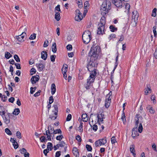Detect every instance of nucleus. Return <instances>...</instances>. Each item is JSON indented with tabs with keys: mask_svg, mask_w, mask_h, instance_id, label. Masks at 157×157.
Listing matches in <instances>:
<instances>
[{
	"mask_svg": "<svg viewBox=\"0 0 157 157\" xmlns=\"http://www.w3.org/2000/svg\"><path fill=\"white\" fill-rule=\"evenodd\" d=\"M36 89V87H31L30 88V94H33V93L35 91Z\"/></svg>",
	"mask_w": 157,
	"mask_h": 157,
	"instance_id": "8fccbe9b",
	"label": "nucleus"
},
{
	"mask_svg": "<svg viewBox=\"0 0 157 157\" xmlns=\"http://www.w3.org/2000/svg\"><path fill=\"white\" fill-rule=\"evenodd\" d=\"M62 132V131L60 129H56V130H55V131H53V136H54V135L56 134L57 133H61Z\"/></svg>",
	"mask_w": 157,
	"mask_h": 157,
	"instance_id": "ea45409f",
	"label": "nucleus"
},
{
	"mask_svg": "<svg viewBox=\"0 0 157 157\" xmlns=\"http://www.w3.org/2000/svg\"><path fill=\"white\" fill-rule=\"evenodd\" d=\"M111 3L109 1H104L100 7V11L101 14L105 16L108 13L111 9Z\"/></svg>",
	"mask_w": 157,
	"mask_h": 157,
	"instance_id": "7ed1b4c3",
	"label": "nucleus"
},
{
	"mask_svg": "<svg viewBox=\"0 0 157 157\" xmlns=\"http://www.w3.org/2000/svg\"><path fill=\"white\" fill-rule=\"evenodd\" d=\"M14 58L15 60L17 62H20V59L18 56L17 55H15L14 56Z\"/></svg>",
	"mask_w": 157,
	"mask_h": 157,
	"instance_id": "49530a36",
	"label": "nucleus"
},
{
	"mask_svg": "<svg viewBox=\"0 0 157 157\" xmlns=\"http://www.w3.org/2000/svg\"><path fill=\"white\" fill-rule=\"evenodd\" d=\"M100 51L101 49L99 46L94 44L91 48L89 53V56L92 58V59H97Z\"/></svg>",
	"mask_w": 157,
	"mask_h": 157,
	"instance_id": "f03ea898",
	"label": "nucleus"
},
{
	"mask_svg": "<svg viewBox=\"0 0 157 157\" xmlns=\"http://www.w3.org/2000/svg\"><path fill=\"white\" fill-rule=\"evenodd\" d=\"M110 31L112 32H114L117 31V28L115 27L113 25H111L109 27Z\"/></svg>",
	"mask_w": 157,
	"mask_h": 157,
	"instance_id": "c9c22d12",
	"label": "nucleus"
},
{
	"mask_svg": "<svg viewBox=\"0 0 157 157\" xmlns=\"http://www.w3.org/2000/svg\"><path fill=\"white\" fill-rule=\"evenodd\" d=\"M77 4H78V6L79 8H81L82 7V2L81 0L80 1H78L77 2Z\"/></svg>",
	"mask_w": 157,
	"mask_h": 157,
	"instance_id": "4d7b16f0",
	"label": "nucleus"
},
{
	"mask_svg": "<svg viewBox=\"0 0 157 157\" xmlns=\"http://www.w3.org/2000/svg\"><path fill=\"white\" fill-rule=\"evenodd\" d=\"M26 35V33L23 32L21 35L16 36V38L18 41L20 42H23L24 41V36H25Z\"/></svg>",
	"mask_w": 157,
	"mask_h": 157,
	"instance_id": "f8f14e48",
	"label": "nucleus"
},
{
	"mask_svg": "<svg viewBox=\"0 0 157 157\" xmlns=\"http://www.w3.org/2000/svg\"><path fill=\"white\" fill-rule=\"evenodd\" d=\"M89 6H90V4H89V2H88V1L85 2L84 3V9H86V8L87 7Z\"/></svg>",
	"mask_w": 157,
	"mask_h": 157,
	"instance_id": "3c124183",
	"label": "nucleus"
},
{
	"mask_svg": "<svg viewBox=\"0 0 157 157\" xmlns=\"http://www.w3.org/2000/svg\"><path fill=\"white\" fill-rule=\"evenodd\" d=\"M60 14L59 12H56L55 14V18L57 21H59L60 18Z\"/></svg>",
	"mask_w": 157,
	"mask_h": 157,
	"instance_id": "c85d7f7f",
	"label": "nucleus"
},
{
	"mask_svg": "<svg viewBox=\"0 0 157 157\" xmlns=\"http://www.w3.org/2000/svg\"><path fill=\"white\" fill-rule=\"evenodd\" d=\"M87 115L86 114H83L82 115V118L83 121L86 122L88 120Z\"/></svg>",
	"mask_w": 157,
	"mask_h": 157,
	"instance_id": "bb28decb",
	"label": "nucleus"
},
{
	"mask_svg": "<svg viewBox=\"0 0 157 157\" xmlns=\"http://www.w3.org/2000/svg\"><path fill=\"white\" fill-rule=\"evenodd\" d=\"M101 142L102 143V144L104 145L106 143V139L105 138L100 139Z\"/></svg>",
	"mask_w": 157,
	"mask_h": 157,
	"instance_id": "0e129e2a",
	"label": "nucleus"
},
{
	"mask_svg": "<svg viewBox=\"0 0 157 157\" xmlns=\"http://www.w3.org/2000/svg\"><path fill=\"white\" fill-rule=\"evenodd\" d=\"M63 138V136L62 135L57 136L56 137V138L57 140L60 141Z\"/></svg>",
	"mask_w": 157,
	"mask_h": 157,
	"instance_id": "6e6d98bb",
	"label": "nucleus"
},
{
	"mask_svg": "<svg viewBox=\"0 0 157 157\" xmlns=\"http://www.w3.org/2000/svg\"><path fill=\"white\" fill-rule=\"evenodd\" d=\"M53 106L55 110H53L52 112L54 113V114L55 115H57L58 112L57 106L56 105H53Z\"/></svg>",
	"mask_w": 157,
	"mask_h": 157,
	"instance_id": "cd10ccee",
	"label": "nucleus"
},
{
	"mask_svg": "<svg viewBox=\"0 0 157 157\" xmlns=\"http://www.w3.org/2000/svg\"><path fill=\"white\" fill-rule=\"evenodd\" d=\"M52 51L54 53L57 51L56 45L55 42L53 43L52 46Z\"/></svg>",
	"mask_w": 157,
	"mask_h": 157,
	"instance_id": "a878e982",
	"label": "nucleus"
},
{
	"mask_svg": "<svg viewBox=\"0 0 157 157\" xmlns=\"http://www.w3.org/2000/svg\"><path fill=\"white\" fill-rule=\"evenodd\" d=\"M130 5L128 4L127 3L125 5V9L127 10H126L125 12H127V13H128L129 11V10L130 8Z\"/></svg>",
	"mask_w": 157,
	"mask_h": 157,
	"instance_id": "58836bf2",
	"label": "nucleus"
},
{
	"mask_svg": "<svg viewBox=\"0 0 157 157\" xmlns=\"http://www.w3.org/2000/svg\"><path fill=\"white\" fill-rule=\"evenodd\" d=\"M60 144H59V147H64L65 145V143L63 141H61L59 142Z\"/></svg>",
	"mask_w": 157,
	"mask_h": 157,
	"instance_id": "5fc2aeb1",
	"label": "nucleus"
},
{
	"mask_svg": "<svg viewBox=\"0 0 157 157\" xmlns=\"http://www.w3.org/2000/svg\"><path fill=\"white\" fill-rule=\"evenodd\" d=\"M98 65V63L97 61V59H92V58H90V59L88 63L87 64V67L88 70L90 72H91L90 75L93 74L94 75V76L95 77L97 74V70L96 69V67Z\"/></svg>",
	"mask_w": 157,
	"mask_h": 157,
	"instance_id": "f257e3e1",
	"label": "nucleus"
},
{
	"mask_svg": "<svg viewBox=\"0 0 157 157\" xmlns=\"http://www.w3.org/2000/svg\"><path fill=\"white\" fill-rule=\"evenodd\" d=\"M75 12L76 16L75 17V19L76 21H80L82 18V13L78 9H77L75 10Z\"/></svg>",
	"mask_w": 157,
	"mask_h": 157,
	"instance_id": "0eeeda50",
	"label": "nucleus"
},
{
	"mask_svg": "<svg viewBox=\"0 0 157 157\" xmlns=\"http://www.w3.org/2000/svg\"><path fill=\"white\" fill-rule=\"evenodd\" d=\"M135 146L134 144L131 145L130 147V150L132 154L134 157L136 156V154L135 153Z\"/></svg>",
	"mask_w": 157,
	"mask_h": 157,
	"instance_id": "f3484780",
	"label": "nucleus"
},
{
	"mask_svg": "<svg viewBox=\"0 0 157 157\" xmlns=\"http://www.w3.org/2000/svg\"><path fill=\"white\" fill-rule=\"evenodd\" d=\"M53 131H55L54 128L52 126L49 125L48 127V130L46 131V134L44 133V135H46L48 140H51V136L53 134Z\"/></svg>",
	"mask_w": 157,
	"mask_h": 157,
	"instance_id": "423d86ee",
	"label": "nucleus"
},
{
	"mask_svg": "<svg viewBox=\"0 0 157 157\" xmlns=\"http://www.w3.org/2000/svg\"><path fill=\"white\" fill-rule=\"evenodd\" d=\"M97 117L98 121L101 122H103V119L105 118L104 117V115L103 113H101L100 114H98L97 115Z\"/></svg>",
	"mask_w": 157,
	"mask_h": 157,
	"instance_id": "2eb2a0df",
	"label": "nucleus"
},
{
	"mask_svg": "<svg viewBox=\"0 0 157 157\" xmlns=\"http://www.w3.org/2000/svg\"><path fill=\"white\" fill-rule=\"evenodd\" d=\"M105 26L98 25L97 33L99 35L105 34Z\"/></svg>",
	"mask_w": 157,
	"mask_h": 157,
	"instance_id": "1a4fd4ad",
	"label": "nucleus"
},
{
	"mask_svg": "<svg viewBox=\"0 0 157 157\" xmlns=\"http://www.w3.org/2000/svg\"><path fill=\"white\" fill-rule=\"evenodd\" d=\"M91 33L88 30L85 31L82 35V39L84 43L87 44L90 41L92 38L91 36Z\"/></svg>",
	"mask_w": 157,
	"mask_h": 157,
	"instance_id": "20e7f679",
	"label": "nucleus"
},
{
	"mask_svg": "<svg viewBox=\"0 0 157 157\" xmlns=\"http://www.w3.org/2000/svg\"><path fill=\"white\" fill-rule=\"evenodd\" d=\"M125 118V116L124 111H123L121 119L123 122H124V121H126V119Z\"/></svg>",
	"mask_w": 157,
	"mask_h": 157,
	"instance_id": "a18cd8bd",
	"label": "nucleus"
},
{
	"mask_svg": "<svg viewBox=\"0 0 157 157\" xmlns=\"http://www.w3.org/2000/svg\"><path fill=\"white\" fill-rule=\"evenodd\" d=\"M15 65L16 66L17 69H21L20 64L19 63H15Z\"/></svg>",
	"mask_w": 157,
	"mask_h": 157,
	"instance_id": "338daca9",
	"label": "nucleus"
},
{
	"mask_svg": "<svg viewBox=\"0 0 157 157\" xmlns=\"http://www.w3.org/2000/svg\"><path fill=\"white\" fill-rule=\"evenodd\" d=\"M67 70V64L63 65L62 69V73H66Z\"/></svg>",
	"mask_w": 157,
	"mask_h": 157,
	"instance_id": "393cba45",
	"label": "nucleus"
},
{
	"mask_svg": "<svg viewBox=\"0 0 157 157\" xmlns=\"http://www.w3.org/2000/svg\"><path fill=\"white\" fill-rule=\"evenodd\" d=\"M76 139L78 141L80 142L81 141L82 139L80 136L79 135L77 136L76 137Z\"/></svg>",
	"mask_w": 157,
	"mask_h": 157,
	"instance_id": "774afa93",
	"label": "nucleus"
},
{
	"mask_svg": "<svg viewBox=\"0 0 157 157\" xmlns=\"http://www.w3.org/2000/svg\"><path fill=\"white\" fill-rule=\"evenodd\" d=\"M20 112V109L18 108L15 109L13 112V114L15 115H18Z\"/></svg>",
	"mask_w": 157,
	"mask_h": 157,
	"instance_id": "c756f323",
	"label": "nucleus"
},
{
	"mask_svg": "<svg viewBox=\"0 0 157 157\" xmlns=\"http://www.w3.org/2000/svg\"><path fill=\"white\" fill-rule=\"evenodd\" d=\"M83 123L82 122L80 123V125L78 128L79 131L80 132H83Z\"/></svg>",
	"mask_w": 157,
	"mask_h": 157,
	"instance_id": "79ce46f5",
	"label": "nucleus"
},
{
	"mask_svg": "<svg viewBox=\"0 0 157 157\" xmlns=\"http://www.w3.org/2000/svg\"><path fill=\"white\" fill-rule=\"evenodd\" d=\"M19 151L21 154H25L26 153V152L27 151L26 150L25 148H22L20 149L19 150Z\"/></svg>",
	"mask_w": 157,
	"mask_h": 157,
	"instance_id": "c03bdc74",
	"label": "nucleus"
},
{
	"mask_svg": "<svg viewBox=\"0 0 157 157\" xmlns=\"http://www.w3.org/2000/svg\"><path fill=\"white\" fill-rule=\"evenodd\" d=\"M16 135L17 137L19 139H21V133L19 131L17 132L16 133Z\"/></svg>",
	"mask_w": 157,
	"mask_h": 157,
	"instance_id": "052dcab7",
	"label": "nucleus"
},
{
	"mask_svg": "<svg viewBox=\"0 0 157 157\" xmlns=\"http://www.w3.org/2000/svg\"><path fill=\"white\" fill-rule=\"evenodd\" d=\"M47 148L49 150V149H50V150H52V143L48 142V144L47 145Z\"/></svg>",
	"mask_w": 157,
	"mask_h": 157,
	"instance_id": "a19ab883",
	"label": "nucleus"
},
{
	"mask_svg": "<svg viewBox=\"0 0 157 157\" xmlns=\"http://www.w3.org/2000/svg\"><path fill=\"white\" fill-rule=\"evenodd\" d=\"M151 100L153 101V103L154 104H155L156 103V101L155 100V95H152L151 96Z\"/></svg>",
	"mask_w": 157,
	"mask_h": 157,
	"instance_id": "473e14b6",
	"label": "nucleus"
},
{
	"mask_svg": "<svg viewBox=\"0 0 157 157\" xmlns=\"http://www.w3.org/2000/svg\"><path fill=\"white\" fill-rule=\"evenodd\" d=\"M13 145L14 147V148L15 149H17L18 147V145L17 142L13 143Z\"/></svg>",
	"mask_w": 157,
	"mask_h": 157,
	"instance_id": "e2e57ef3",
	"label": "nucleus"
},
{
	"mask_svg": "<svg viewBox=\"0 0 157 157\" xmlns=\"http://www.w3.org/2000/svg\"><path fill=\"white\" fill-rule=\"evenodd\" d=\"M72 152L73 154L75 157H79V153L77 148L76 147H74L73 149Z\"/></svg>",
	"mask_w": 157,
	"mask_h": 157,
	"instance_id": "a211bd4d",
	"label": "nucleus"
},
{
	"mask_svg": "<svg viewBox=\"0 0 157 157\" xmlns=\"http://www.w3.org/2000/svg\"><path fill=\"white\" fill-rule=\"evenodd\" d=\"M51 93L52 94H54L56 91V86L55 84L53 83L52 84L51 87Z\"/></svg>",
	"mask_w": 157,
	"mask_h": 157,
	"instance_id": "5701e85b",
	"label": "nucleus"
},
{
	"mask_svg": "<svg viewBox=\"0 0 157 157\" xmlns=\"http://www.w3.org/2000/svg\"><path fill=\"white\" fill-rule=\"evenodd\" d=\"M72 116L71 114H69L67 117L66 120L67 121H70L71 119Z\"/></svg>",
	"mask_w": 157,
	"mask_h": 157,
	"instance_id": "69168bd1",
	"label": "nucleus"
},
{
	"mask_svg": "<svg viewBox=\"0 0 157 157\" xmlns=\"http://www.w3.org/2000/svg\"><path fill=\"white\" fill-rule=\"evenodd\" d=\"M86 147L88 151H92V149L90 145L86 144Z\"/></svg>",
	"mask_w": 157,
	"mask_h": 157,
	"instance_id": "37998d69",
	"label": "nucleus"
},
{
	"mask_svg": "<svg viewBox=\"0 0 157 157\" xmlns=\"http://www.w3.org/2000/svg\"><path fill=\"white\" fill-rule=\"evenodd\" d=\"M105 18L104 16H102L100 20V23H99L98 25L105 26Z\"/></svg>",
	"mask_w": 157,
	"mask_h": 157,
	"instance_id": "6ab92c4d",
	"label": "nucleus"
},
{
	"mask_svg": "<svg viewBox=\"0 0 157 157\" xmlns=\"http://www.w3.org/2000/svg\"><path fill=\"white\" fill-rule=\"evenodd\" d=\"M36 66L39 71L43 70L44 67V65L41 63H37L36 64Z\"/></svg>",
	"mask_w": 157,
	"mask_h": 157,
	"instance_id": "4be33fe9",
	"label": "nucleus"
},
{
	"mask_svg": "<svg viewBox=\"0 0 157 157\" xmlns=\"http://www.w3.org/2000/svg\"><path fill=\"white\" fill-rule=\"evenodd\" d=\"M56 57V56L55 55H52L50 56V59L51 61L52 62H54L55 61V58Z\"/></svg>",
	"mask_w": 157,
	"mask_h": 157,
	"instance_id": "13d9d810",
	"label": "nucleus"
},
{
	"mask_svg": "<svg viewBox=\"0 0 157 157\" xmlns=\"http://www.w3.org/2000/svg\"><path fill=\"white\" fill-rule=\"evenodd\" d=\"M40 140L41 142H45L48 140V139H46L44 136H42L40 138Z\"/></svg>",
	"mask_w": 157,
	"mask_h": 157,
	"instance_id": "de8ad7c7",
	"label": "nucleus"
},
{
	"mask_svg": "<svg viewBox=\"0 0 157 157\" xmlns=\"http://www.w3.org/2000/svg\"><path fill=\"white\" fill-rule=\"evenodd\" d=\"M132 136L133 138H134L139 136V133H138L137 128H136V127L132 129Z\"/></svg>",
	"mask_w": 157,
	"mask_h": 157,
	"instance_id": "dca6fc26",
	"label": "nucleus"
},
{
	"mask_svg": "<svg viewBox=\"0 0 157 157\" xmlns=\"http://www.w3.org/2000/svg\"><path fill=\"white\" fill-rule=\"evenodd\" d=\"M110 93L106 97V99L105 101V107L107 108L110 106L111 102V99L110 98Z\"/></svg>",
	"mask_w": 157,
	"mask_h": 157,
	"instance_id": "6e6552de",
	"label": "nucleus"
},
{
	"mask_svg": "<svg viewBox=\"0 0 157 157\" xmlns=\"http://www.w3.org/2000/svg\"><path fill=\"white\" fill-rule=\"evenodd\" d=\"M156 11L157 9L156 8H154L152 11L151 14V16L153 17H155L156 15Z\"/></svg>",
	"mask_w": 157,
	"mask_h": 157,
	"instance_id": "e433bc0d",
	"label": "nucleus"
},
{
	"mask_svg": "<svg viewBox=\"0 0 157 157\" xmlns=\"http://www.w3.org/2000/svg\"><path fill=\"white\" fill-rule=\"evenodd\" d=\"M143 129V127L142 126V124H141V123H140L138 129V132L140 133L142 132Z\"/></svg>",
	"mask_w": 157,
	"mask_h": 157,
	"instance_id": "4c0bfd02",
	"label": "nucleus"
},
{
	"mask_svg": "<svg viewBox=\"0 0 157 157\" xmlns=\"http://www.w3.org/2000/svg\"><path fill=\"white\" fill-rule=\"evenodd\" d=\"M49 103L50 104H51L54 101V99L52 96H51L49 97Z\"/></svg>",
	"mask_w": 157,
	"mask_h": 157,
	"instance_id": "680f3d73",
	"label": "nucleus"
},
{
	"mask_svg": "<svg viewBox=\"0 0 157 157\" xmlns=\"http://www.w3.org/2000/svg\"><path fill=\"white\" fill-rule=\"evenodd\" d=\"M5 57L7 59H9L12 56L11 55L10 53V52H6L5 53Z\"/></svg>",
	"mask_w": 157,
	"mask_h": 157,
	"instance_id": "2f4dec72",
	"label": "nucleus"
},
{
	"mask_svg": "<svg viewBox=\"0 0 157 157\" xmlns=\"http://www.w3.org/2000/svg\"><path fill=\"white\" fill-rule=\"evenodd\" d=\"M132 19L136 22L137 21L139 17V13L137 11H134L132 12Z\"/></svg>",
	"mask_w": 157,
	"mask_h": 157,
	"instance_id": "ddd939ff",
	"label": "nucleus"
},
{
	"mask_svg": "<svg viewBox=\"0 0 157 157\" xmlns=\"http://www.w3.org/2000/svg\"><path fill=\"white\" fill-rule=\"evenodd\" d=\"M41 58L44 60H46L47 58L48 55L47 52L45 51H42L41 52Z\"/></svg>",
	"mask_w": 157,
	"mask_h": 157,
	"instance_id": "aec40b11",
	"label": "nucleus"
},
{
	"mask_svg": "<svg viewBox=\"0 0 157 157\" xmlns=\"http://www.w3.org/2000/svg\"><path fill=\"white\" fill-rule=\"evenodd\" d=\"M140 117H141V118H142V117L140 116L139 114H136V115L135 117V120L136 121V128H137V127L138 126V124H139V118H140Z\"/></svg>",
	"mask_w": 157,
	"mask_h": 157,
	"instance_id": "412c9836",
	"label": "nucleus"
},
{
	"mask_svg": "<svg viewBox=\"0 0 157 157\" xmlns=\"http://www.w3.org/2000/svg\"><path fill=\"white\" fill-rule=\"evenodd\" d=\"M10 114L9 113H8L7 115H5L3 116H2L3 120L5 123L6 124H9L10 122Z\"/></svg>",
	"mask_w": 157,
	"mask_h": 157,
	"instance_id": "9b49d317",
	"label": "nucleus"
},
{
	"mask_svg": "<svg viewBox=\"0 0 157 157\" xmlns=\"http://www.w3.org/2000/svg\"><path fill=\"white\" fill-rule=\"evenodd\" d=\"M111 141L112 144H114L117 142L116 138L115 136H113L111 138Z\"/></svg>",
	"mask_w": 157,
	"mask_h": 157,
	"instance_id": "864d4df0",
	"label": "nucleus"
},
{
	"mask_svg": "<svg viewBox=\"0 0 157 157\" xmlns=\"http://www.w3.org/2000/svg\"><path fill=\"white\" fill-rule=\"evenodd\" d=\"M95 73V72H94ZM95 75V73H94ZM93 74L90 75L89 77L87 79V82L85 84V87L87 89H89L92 86V83L94 82L95 77Z\"/></svg>",
	"mask_w": 157,
	"mask_h": 157,
	"instance_id": "39448f33",
	"label": "nucleus"
},
{
	"mask_svg": "<svg viewBox=\"0 0 157 157\" xmlns=\"http://www.w3.org/2000/svg\"><path fill=\"white\" fill-rule=\"evenodd\" d=\"M39 77L38 75L36 76H33L31 78L30 81L33 84H35L39 79Z\"/></svg>",
	"mask_w": 157,
	"mask_h": 157,
	"instance_id": "4468645a",
	"label": "nucleus"
},
{
	"mask_svg": "<svg viewBox=\"0 0 157 157\" xmlns=\"http://www.w3.org/2000/svg\"><path fill=\"white\" fill-rule=\"evenodd\" d=\"M95 144L96 147H98L102 145V143L101 142L100 139L96 141L95 142Z\"/></svg>",
	"mask_w": 157,
	"mask_h": 157,
	"instance_id": "7c9ffc66",
	"label": "nucleus"
},
{
	"mask_svg": "<svg viewBox=\"0 0 157 157\" xmlns=\"http://www.w3.org/2000/svg\"><path fill=\"white\" fill-rule=\"evenodd\" d=\"M6 132L9 135H11L12 133L10 129L8 128H6L5 129Z\"/></svg>",
	"mask_w": 157,
	"mask_h": 157,
	"instance_id": "09e8293b",
	"label": "nucleus"
},
{
	"mask_svg": "<svg viewBox=\"0 0 157 157\" xmlns=\"http://www.w3.org/2000/svg\"><path fill=\"white\" fill-rule=\"evenodd\" d=\"M36 37V34L33 33V34H32L30 37H29V39L30 40H33L35 39Z\"/></svg>",
	"mask_w": 157,
	"mask_h": 157,
	"instance_id": "603ef678",
	"label": "nucleus"
},
{
	"mask_svg": "<svg viewBox=\"0 0 157 157\" xmlns=\"http://www.w3.org/2000/svg\"><path fill=\"white\" fill-rule=\"evenodd\" d=\"M54 115H55L54 113L52 114H51L49 117V118H50L52 120H55L56 119L57 115H55V116H54Z\"/></svg>",
	"mask_w": 157,
	"mask_h": 157,
	"instance_id": "f704fd0d",
	"label": "nucleus"
},
{
	"mask_svg": "<svg viewBox=\"0 0 157 157\" xmlns=\"http://www.w3.org/2000/svg\"><path fill=\"white\" fill-rule=\"evenodd\" d=\"M113 3L117 7H121L122 6V1L121 0H111Z\"/></svg>",
	"mask_w": 157,
	"mask_h": 157,
	"instance_id": "9d476101",
	"label": "nucleus"
},
{
	"mask_svg": "<svg viewBox=\"0 0 157 157\" xmlns=\"http://www.w3.org/2000/svg\"><path fill=\"white\" fill-rule=\"evenodd\" d=\"M147 109L149 110V112L151 114H154L155 112V110L152 108L151 105H148L146 108Z\"/></svg>",
	"mask_w": 157,
	"mask_h": 157,
	"instance_id": "b1692460",
	"label": "nucleus"
},
{
	"mask_svg": "<svg viewBox=\"0 0 157 157\" xmlns=\"http://www.w3.org/2000/svg\"><path fill=\"white\" fill-rule=\"evenodd\" d=\"M156 26H155L153 27V32L154 34V36L155 37L156 36L157 33H156Z\"/></svg>",
	"mask_w": 157,
	"mask_h": 157,
	"instance_id": "bf43d9fd",
	"label": "nucleus"
},
{
	"mask_svg": "<svg viewBox=\"0 0 157 157\" xmlns=\"http://www.w3.org/2000/svg\"><path fill=\"white\" fill-rule=\"evenodd\" d=\"M117 56L116 58V62L115 63V69L116 68V67H117V66L118 65V59L119 53H118V52H117Z\"/></svg>",
	"mask_w": 157,
	"mask_h": 157,
	"instance_id": "72a5a7b5",
	"label": "nucleus"
}]
</instances>
